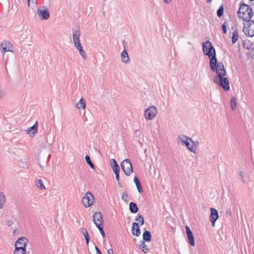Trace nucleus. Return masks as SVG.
<instances>
[{
	"label": "nucleus",
	"instance_id": "nucleus-36",
	"mask_svg": "<svg viewBox=\"0 0 254 254\" xmlns=\"http://www.w3.org/2000/svg\"><path fill=\"white\" fill-rule=\"evenodd\" d=\"M223 14V7L221 6L217 10V14L219 17H221Z\"/></svg>",
	"mask_w": 254,
	"mask_h": 254
},
{
	"label": "nucleus",
	"instance_id": "nucleus-29",
	"mask_svg": "<svg viewBox=\"0 0 254 254\" xmlns=\"http://www.w3.org/2000/svg\"><path fill=\"white\" fill-rule=\"evenodd\" d=\"M239 35L237 30H235L233 32L232 42L233 44H235L238 39Z\"/></svg>",
	"mask_w": 254,
	"mask_h": 254
},
{
	"label": "nucleus",
	"instance_id": "nucleus-5",
	"mask_svg": "<svg viewBox=\"0 0 254 254\" xmlns=\"http://www.w3.org/2000/svg\"><path fill=\"white\" fill-rule=\"evenodd\" d=\"M95 200L93 195L90 191H87L84 193L81 199V203L86 208L91 206L94 203Z\"/></svg>",
	"mask_w": 254,
	"mask_h": 254
},
{
	"label": "nucleus",
	"instance_id": "nucleus-45",
	"mask_svg": "<svg viewBox=\"0 0 254 254\" xmlns=\"http://www.w3.org/2000/svg\"><path fill=\"white\" fill-rule=\"evenodd\" d=\"M31 1H32L33 3L34 2V0H27V4H28V7H30V2H31Z\"/></svg>",
	"mask_w": 254,
	"mask_h": 254
},
{
	"label": "nucleus",
	"instance_id": "nucleus-30",
	"mask_svg": "<svg viewBox=\"0 0 254 254\" xmlns=\"http://www.w3.org/2000/svg\"><path fill=\"white\" fill-rule=\"evenodd\" d=\"M237 106L236 99L234 97H233L231 99V108L232 110L236 109Z\"/></svg>",
	"mask_w": 254,
	"mask_h": 254
},
{
	"label": "nucleus",
	"instance_id": "nucleus-40",
	"mask_svg": "<svg viewBox=\"0 0 254 254\" xmlns=\"http://www.w3.org/2000/svg\"><path fill=\"white\" fill-rule=\"evenodd\" d=\"M95 249L96 251V254H102L101 252L97 247L96 246Z\"/></svg>",
	"mask_w": 254,
	"mask_h": 254
},
{
	"label": "nucleus",
	"instance_id": "nucleus-28",
	"mask_svg": "<svg viewBox=\"0 0 254 254\" xmlns=\"http://www.w3.org/2000/svg\"><path fill=\"white\" fill-rule=\"evenodd\" d=\"M130 211L132 213H136L138 210V208L135 203L130 202L129 204Z\"/></svg>",
	"mask_w": 254,
	"mask_h": 254
},
{
	"label": "nucleus",
	"instance_id": "nucleus-6",
	"mask_svg": "<svg viewBox=\"0 0 254 254\" xmlns=\"http://www.w3.org/2000/svg\"><path fill=\"white\" fill-rule=\"evenodd\" d=\"M38 17L41 20H47L50 18L49 9L46 6H40L37 9Z\"/></svg>",
	"mask_w": 254,
	"mask_h": 254
},
{
	"label": "nucleus",
	"instance_id": "nucleus-12",
	"mask_svg": "<svg viewBox=\"0 0 254 254\" xmlns=\"http://www.w3.org/2000/svg\"><path fill=\"white\" fill-rule=\"evenodd\" d=\"M76 50L78 52L79 55L83 60L87 59V56L85 51L84 50L81 42L73 44Z\"/></svg>",
	"mask_w": 254,
	"mask_h": 254
},
{
	"label": "nucleus",
	"instance_id": "nucleus-50",
	"mask_svg": "<svg viewBox=\"0 0 254 254\" xmlns=\"http://www.w3.org/2000/svg\"><path fill=\"white\" fill-rule=\"evenodd\" d=\"M16 233H17L16 230H14V231H13V234H15Z\"/></svg>",
	"mask_w": 254,
	"mask_h": 254
},
{
	"label": "nucleus",
	"instance_id": "nucleus-18",
	"mask_svg": "<svg viewBox=\"0 0 254 254\" xmlns=\"http://www.w3.org/2000/svg\"><path fill=\"white\" fill-rule=\"evenodd\" d=\"M86 103L85 99L82 97L80 100L76 103L75 107L78 110H85L86 108Z\"/></svg>",
	"mask_w": 254,
	"mask_h": 254
},
{
	"label": "nucleus",
	"instance_id": "nucleus-51",
	"mask_svg": "<svg viewBox=\"0 0 254 254\" xmlns=\"http://www.w3.org/2000/svg\"><path fill=\"white\" fill-rule=\"evenodd\" d=\"M29 37V35H27V36L26 37L27 38H28Z\"/></svg>",
	"mask_w": 254,
	"mask_h": 254
},
{
	"label": "nucleus",
	"instance_id": "nucleus-49",
	"mask_svg": "<svg viewBox=\"0 0 254 254\" xmlns=\"http://www.w3.org/2000/svg\"><path fill=\"white\" fill-rule=\"evenodd\" d=\"M211 1V0H206V2H207V3H209V2H210V1Z\"/></svg>",
	"mask_w": 254,
	"mask_h": 254
},
{
	"label": "nucleus",
	"instance_id": "nucleus-46",
	"mask_svg": "<svg viewBox=\"0 0 254 254\" xmlns=\"http://www.w3.org/2000/svg\"><path fill=\"white\" fill-rule=\"evenodd\" d=\"M240 176H241V178H242V182H243V183H244V182H245V181H244V177H243V176L242 174H240Z\"/></svg>",
	"mask_w": 254,
	"mask_h": 254
},
{
	"label": "nucleus",
	"instance_id": "nucleus-48",
	"mask_svg": "<svg viewBox=\"0 0 254 254\" xmlns=\"http://www.w3.org/2000/svg\"><path fill=\"white\" fill-rule=\"evenodd\" d=\"M194 143H195L194 146L197 145L198 144V141L194 142Z\"/></svg>",
	"mask_w": 254,
	"mask_h": 254
},
{
	"label": "nucleus",
	"instance_id": "nucleus-25",
	"mask_svg": "<svg viewBox=\"0 0 254 254\" xmlns=\"http://www.w3.org/2000/svg\"><path fill=\"white\" fill-rule=\"evenodd\" d=\"M13 254H27L26 249H21L14 248Z\"/></svg>",
	"mask_w": 254,
	"mask_h": 254
},
{
	"label": "nucleus",
	"instance_id": "nucleus-11",
	"mask_svg": "<svg viewBox=\"0 0 254 254\" xmlns=\"http://www.w3.org/2000/svg\"><path fill=\"white\" fill-rule=\"evenodd\" d=\"M1 52L4 54L7 52H13V46L12 44L7 41H3L0 44Z\"/></svg>",
	"mask_w": 254,
	"mask_h": 254
},
{
	"label": "nucleus",
	"instance_id": "nucleus-3",
	"mask_svg": "<svg viewBox=\"0 0 254 254\" xmlns=\"http://www.w3.org/2000/svg\"><path fill=\"white\" fill-rule=\"evenodd\" d=\"M253 13L251 7L243 3L240 6L238 12V15L239 18L243 19L246 22L250 21Z\"/></svg>",
	"mask_w": 254,
	"mask_h": 254
},
{
	"label": "nucleus",
	"instance_id": "nucleus-38",
	"mask_svg": "<svg viewBox=\"0 0 254 254\" xmlns=\"http://www.w3.org/2000/svg\"><path fill=\"white\" fill-rule=\"evenodd\" d=\"M227 26V22H225L222 26V29H223V31L224 33H227V29H226V27Z\"/></svg>",
	"mask_w": 254,
	"mask_h": 254
},
{
	"label": "nucleus",
	"instance_id": "nucleus-16",
	"mask_svg": "<svg viewBox=\"0 0 254 254\" xmlns=\"http://www.w3.org/2000/svg\"><path fill=\"white\" fill-rule=\"evenodd\" d=\"M93 221L97 226L101 225L103 222L102 215L100 212H95L93 215Z\"/></svg>",
	"mask_w": 254,
	"mask_h": 254
},
{
	"label": "nucleus",
	"instance_id": "nucleus-21",
	"mask_svg": "<svg viewBox=\"0 0 254 254\" xmlns=\"http://www.w3.org/2000/svg\"><path fill=\"white\" fill-rule=\"evenodd\" d=\"M131 232L133 235L138 236H139L140 232L139 229V226L137 225L136 223H133Z\"/></svg>",
	"mask_w": 254,
	"mask_h": 254
},
{
	"label": "nucleus",
	"instance_id": "nucleus-24",
	"mask_svg": "<svg viewBox=\"0 0 254 254\" xmlns=\"http://www.w3.org/2000/svg\"><path fill=\"white\" fill-rule=\"evenodd\" d=\"M139 247L142 250V251L145 253H147L149 251L148 246L145 244L144 242L143 241H141L140 242Z\"/></svg>",
	"mask_w": 254,
	"mask_h": 254
},
{
	"label": "nucleus",
	"instance_id": "nucleus-44",
	"mask_svg": "<svg viewBox=\"0 0 254 254\" xmlns=\"http://www.w3.org/2000/svg\"><path fill=\"white\" fill-rule=\"evenodd\" d=\"M127 194H125V193H123V195H122V199L123 200H126V198H127Z\"/></svg>",
	"mask_w": 254,
	"mask_h": 254
},
{
	"label": "nucleus",
	"instance_id": "nucleus-10",
	"mask_svg": "<svg viewBox=\"0 0 254 254\" xmlns=\"http://www.w3.org/2000/svg\"><path fill=\"white\" fill-rule=\"evenodd\" d=\"M29 243V241L25 237H21L18 238L14 243V248L26 249V247Z\"/></svg>",
	"mask_w": 254,
	"mask_h": 254
},
{
	"label": "nucleus",
	"instance_id": "nucleus-23",
	"mask_svg": "<svg viewBox=\"0 0 254 254\" xmlns=\"http://www.w3.org/2000/svg\"><path fill=\"white\" fill-rule=\"evenodd\" d=\"M143 239L146 242H150L151 239V236L150 232L145 231L143 234Z\"/></svg>",
	"mask_w": 254,
	"mask_h": 254
},
{
	"label": "nucleus",
	"instance_id": "nucleus-47",
	"mask_svg": "<svg viewBox=\"0 0 254 254\" xmlns=\"http://www.w3.org/2000/svg\"><path fill=\"white\" fill-rule=\"evenodd\" d=\"M164 0L167 3H169L171 1V0Z\"/></svg>",
	"mask_w": 254,
	"mask_h": 254
},
{
	"label": "nucleus",
	"instance_id": "nucleus-32",
	"mask_svg": "<svg viewBox=\"0 0 254 254\" xmlns=\"http://www.w3.org/2000/svg\"><path fill=\"white\" fill-rule=\"evenodd\" d=\"M6 96V92L5 90L2 88L1 86L0 87V99H3L5 98Z\"/></svg>",
	"mask_w": 254,
	"mask_h": 254
},
{
	"label": "nucleus",
	"instance_id": "nucleus-37",
	"mask_svg": "<svg viewBox=\"0 0 254 254\" xmlns=\"http://www.w3.org/2000/svg\"><path fill=\"white\" fill-rule=\"evenodd\" d=\"M136 186L138 190V191L139 193H141L142 192V188L141 186L140 183H138L137 185H136Z\"/></svg>",
	"mask_w": 254,
	"mask_h": 254
},
{
	"label": "nucleus",
	"instance_id": "nucleus-43",
	"mask_svg": "<svg viewBox=\"0 0 254 254\" xmlns=\"http://www.w3.org/2000/svg\"><path fill=\"white\" fill-rule=\"evenodd\" d=\"M133 181L135 184V185H137L138 183H140L138 179H137V177H135L133 179Z\"/></svg>",
	"mask_w": 254,
	"mask_h": 254
},
{
	"label": "nucleus",
	"instance_id": "nucleus-13",
	"mask_svg": "<svg viewBox=\"0 0 254 254\" xmlns=\"http://www.w3.org/2000/svg\"><path fill=\"white\" fill-rule=\"evenodd\" d=\"M38 125L37 122L31 127H28L26 130V133L30 137H34L38 132Z\"/></svg>",
	"mask_w": 254,
	"mask_h": 254
},
{
	"label": "nucleus",
	"instance_id": "nucleus-17",
	"mask_svg": "<svg viewBox=\"0 0 254 254\" xmlns=\"http://www.w3.org/2000/svg\"><path fill=\"white\" fill-rule=\"evenodd\" d=\"M121 60L123 63L125 64H127L129 62V57L127 51L125 49H124L121 53Z\"/></svg>",
	"mask_w": 254,
	"mask_h": 254
},
{
	"label": "nucleus",
	"instance_id": "nucleus-31",
	"mask_svg": "<svg viewBox=\"0 0 254 254\" xmlns=\"http://www.w3.org/2000/svg\"><path fill=\"white\" fill-rule=\"evenodd\" d=\"M85 160H86L87 163L90 166V167L93 169H95V167L94 165V164L92 163V162H91L90 157L88 155H86L85 157Z\"/></svg>",
	"mask_w": 254,
	"mask_h": 254
},
{
	"label": "nucleus",
	"instance_id": "nucleus-14",
	"mask_svg": "<svg viewBox=\"0 0 254 254\" xmlns=\"http://www.w3.org/2000/svg\"><path fill=\"white\" fill-rule=\"evenodd\" d=\"M210 221L212 223V226L214 227L215 222L218 218V211L213 208H210Z\"/></svg>",
	"mask_w": 254,
	"mask_h": 254
},
{
	"label": "nucleus",
	"instance_id": "nucleus-26",
	"mask_svg": "<svg viewBox=\"0 0 254 254\" xmlns=\"http://www.w3.org/2000/svg\"><path fill=\"white\" fill-rule=\"evenodd\" d=\"M81 232L84 235V236L86 239V244L88 245L89 239H90V236L88 234V232L87 231V230L85 229L82 228L81 229Z\"/></svg>",
	"mask_w": 254,
	"mask_h": 254
},
{
	"label": "nucleus",
	"instance_id": "nucleus-33",
	"mask_svg": "<svg viewBox=\"0 0 254 254\" xmlns=\"http://www.w3.org/2000/svg\"><path fill=\"white\" fill-rule=\"evenodd\" d=\"M6 96V92L5 90L2 88L1 86L0 87V99H3L5 98Z\"/></svg>",
	"mask_w": 254,
	"mask_h": 254
},
{
	"label": "nucleus",
	"instance_id": "nucleus-4",
	"mask_svg": "<svg viewBox=\"0 0 254 254\" xmlns=\"http://www.w3.org/2000/svg\"><path fill=\"white\" fill-rule=\"evenodd\" d=\"M177 139L179 144L185 145L189 151L194 153H195L196 149L194 147L195 143L191 138L181 134L178 137Z\"/></svg>",
	"mask_w": 254,
	"mask_h": 254
},
{
	"label": "nucleus",
	"instance_id": "nucleus-19",
	"mask_svg": "<svg viewBox=\"0 0 254 254\" xmlns=\"http://www.w3.org/2000/svg\"><path fill=\"white\" fill-rule=\"evenodd\" d=\"M81 35V31L79 30H76L74 31L72 35V41L73 44L80 43V37Z\"/></svg>",
	"mask_w": 254,
	"mask_h": 254
},
{
	"label": "nucleus",
	"instance_id": "nucleus-42",
	"mask_svg": "<svg viewBox=\"0 0 254 254\" xmlns=\"http://www.w3.org/2000/svg\"><path fill=\"white\" fill-rule=\"evenodd\" d=\"M107 254H114V251L112 249H109L107 250Z\"/></svg>",
	"mask_w": 254,
	"mask_h": 254
},
{
	"label": "nucleus",
	"instance_id": "nucleus-20",
	"mask_svg": "<svg viewBox=\"0 0 254 254\" xmlns=\"http://www.w3.org/2000/svg\"><path fill=\"white\" fill-rule=\"evenodd\" d=\"M6 198L3 192L0 191V210L5 205Z\"/></svg>",
	"mask_w": 254,
	"mask_h": 254
},
{
	"label": "nucleus",
	"instance_id": "nucleus-39",
	"mask_svg": "<svg viewBox=\"0 0 254 254\" xmlns=\"http://www.w3.org/2000/svg\"><path fill=\"white\" fill-rule=\"evenodd\" d=\"M98 228H99V230H100V233H101L102 235L103 236V237H105V233L104 232V231H103V228L101 226V225H99V226H97Z\"/></svg>",
	"mask_w": 254,
	"mask_h": 254
},
{
	"label": "nucleus",
	"instance_id": "nucleus-41",
	"mask_svg": "<svg viewBox=\"0 0 254 254\" xmlns=\"http://www.w3.org/2000/svg\"><path fill=\"white\" fill-rule=\"evenodd\" d=\"M119 172H114L116 175V178L118 181H119Z\"/></svg>",
	"mask_w": 254,
	"mask_h": 254
},
{
	"label": "nucleus",
	"instance_id": "nucleus-8",
	"mask_svg": "<svg viewBox=\"0 0 254 254\" xmlns=\"http://www.w3.org/2000/svg\"><path fill=\"white\" fill-rule=\"evenodd\" d=\"M243 31L246 36L253 37L254 36V22L249 21L244 23Z\"/></svg>",
	"mask_w": 254,
	"mask_h": 254
},
{
	"label": "nucleus",
	"instance_id": "nucleus-7",
	"mask_svg": "<svg viewBox=\"0 0 254 254\" xmlns=\"http://www.w3.org/2000/svg\"><path fill=\"white\" fill-rule=\"evenodd\" d=\"M158 114L157 108L152 106L147 108L144 112V117L146 120H153Z\"/></svg>",
	"mask_w": 254,
	"mask_h": 254
},
{
	"label": "nucleus",
	"instance_id": "nucleus-22",
	"mask_svg": "<svg viewBox=\"0 0 254 254\" xmlns=\"http://www.w3.org/2000/svg\"><path fill=\"white\" fill-rule=\"evenodd\" d=\"M110 164L114 172H120L119 166L115 159H112L111 160Z\"/></svg>",
	"mask_w": 254,
	"mask_h": 254
},
{
	"label": "nucleus",
	"instance_id": "nucleus-15",
	"mask_svg": "<svg viewBox=\"0 0 254 254\" xmlns=\"http://www.w3.org/2000/svg\"><path fill=\"white\" fill-rule=\"evenodd\" d=\"M186 229L188 239L189 240L188 242L191 246H194L195 245V242L193 234L189 226H187L186 227Z\"/></svg>",
	"mask_w": 254,
	"mask_h": 254
},
{
	"label": "nucleus",
	"instance_id": "nucleus-1",
	"mask_svg": "<svg viewBox=\"0 0 254 254\" xmlns=\"http://www.w3.org/2000/svg\"><path fill=\"white\" fill-rule=\"evenodd\" d=\"M213 68V71H215L217 76L214 78V82L218 83L225 91L230 89L228 79L226 77H223L226 74L223 64L222 63H218L217 65Z\"/></svg>",
	"mask_w": 254,
	"mask_h": 254
},
{
	"label": "nucleus",
	"instance_id": "nucleus-9",
	"mask_svg": "<svg viewBox=\"0 0 254 254\" xmlns=\"http://www.w3.org/2000/svg\"><path fill=\"white\" fill-rule=\"evenodd\" d=\"M121 168L124 173L127 176H129L133 173V169L130 161L129 159H125L121 164Z\"/></svg>",
	"mask_w": 254,
	"mask_h": 254
},
{
	"label": "nucleus",
	"instance_id": "nucleus-34",
	"mask_svg": "<svg viewBox=\"0 0 254 254\" xmlns=\"http://www.w3.org/2000/svg\"><path fill=\"white\" fill-rule=\"evenodd\" d=\"M6 96V92L5 90L2 88L1 86L0 87V99H3L5 98Z\"/></svg>",
	"mask_w": 254,
	"mask_h": 254
},
{
	"label": "nucleus",
	"instance_id": "nucleus-2",
	"mask_svg": "<svg viewBox=\"0 0 254 254\" xmlns=\"http://www.w3.org/2000/svg\"><path fill=\"white\" fill-rule=\"evenodd\" d=\"M202 46L204 54L208 56L210 59V68L211 70H213V68H215V66L218 64L216 58L215 50L212 44L209 41L203 43Z\"/></svg>",
	"mask_w": 254,
	"mask_h": 254
},
{
	"label": "nucleus",
	"instance_id": "nucleus-35",
	"mask_svg": "<svg viewBox=\"0 0 254 254\" xmlns=\"http://www.w3.org/2000/svg\"><path fill=\"white\" fill-rule=\"evenodd\" d=\"M37 187L41 190H44L45 187L43 184L42 181L40 179L38 180L36 183Z\"/></svg>",
	"mask_w": 254,
	"mask_h": 254
},
{
	"label": "nucleus",
	"instance_id": "nucleus-27",
	"mask_svg": "<svg viewBox=\"0 0 254 254\" xmlns=\"http://www.w3.org/2000/svg\"><path fill=\"white\" fill-rule=\"evenodd\" d=\"M134 223H136L139 226L142 225L144 224L143 217L141 215L138 216L135 218V222Z\"/></svg>",
	"mask_w": 254,
	"mask_h": 254
}]
</instances>
